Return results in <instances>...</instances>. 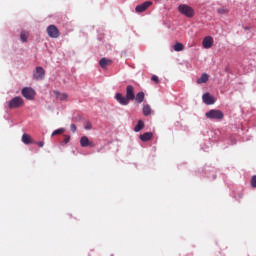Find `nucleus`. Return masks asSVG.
I'll use <instances>...</instances> for the list:
<instances>
[{"label":"nucleus","mask_w":256,"mask_h":256,"mask_svg":"<svg viewBox=\"0 0 256 256\" xmlns=\"http://www.w3.org/2000/svg\"><path fill=\"white\" fill-rule=\"evenodd\" d=\"M115 99L120 105H129L130 101H135V87L128 85L126 87V96L121 93L115 95Z\"/></svg>","instance_id":"nucleus-1"},{"label":"nucleus","mask_w":256,"mask_h":256,"mask_svg":"<svg viewBox=\"0 0 256 256\" xmlns=\"http://www.w3.org/2000/svg\"><path fill=\"white\" fill-rule=\"evenodd\" d=\"M178 11L188 19H193V17H195V10L187 4H180L178 6Z\"/></svg>","instance_id":"nucleus-2"},{"label":"nucleus","mask_w":256,"mask_h":256,"mask_svg":"<svg viewBox=\"0 0 256 256\" xmlns=\"http://www.w3.org/2000/svg\"><path fill=\"white\" fill-rule=\"evenodd\" d=\"M23 105H25V101L21 96H16L8 102L9 109H19L20 107H23Z\"/></svg>","instance_id":"nucleus-3"},{"label":"nucleus","mask_w":256,"mask_h":256,"mask_svg":"<svg viewBox=\"0 0 256 256\" xmlns=\"http://www.w3.org/2000/svg\"><path fill=\"white\" fill-rule=\"evenodd\" d=\"M206 117L207 119H215L216 121H221V119L225 117V114H223V111L221 110L212 109L206 112Z\"/></svg>","instance_id":"nucleus-4"},{"label":"nucleus","mask_w":256,"mask_h":256,"mask_svg":"<svg viewBox=\"0 0 256 256\" xmlns=\"http://www.w3.org/2000/svg\"><path fill=\"white\" fill-rule=\"evenodd\" d=\"M21 93H22V97H24L28 101H33V99H35V95H37V92H35V89L31 87H24Z\"/></svg>","instance_id":"nucleus-5"},{"label":"nucleus","mask_w":256,"mask_h":256,"mask_svg":"<svg viewBox=\"0 0 256 256\" xmlns=\"http://www.w3.org/2000/svg\"><path fill=\"white\" fill-rule=\"evenodd\" d=\"M47 34L52 38V39H57L59 38L60 32L57 26L55 25H50L47 27Z\"/></svg>","instance_id":"nucleus-6"},{"label":"nucleus","mask_w":256,"mask_h":256,"mask_svg":"<svg viewBox=\"0 0 256 256\" xmlns=\"http://www.w3.org/2000/svg\"><path fill=\"white\" fill-rule=\"evenodd\" d=\"M33 77L36 81H42L45 78V69L41 66L36 67Z\"/></svg>","instance_id":"nucleus-7"},{"label":"nucleus","mask_w":256,"mask_h":256,"mask_svg":"<svg viewBox=\"0 0 256 256\" xmlns=\"http://www.w3.org/2000/svg\"><path fill=\"white\" fill-rule=\"evenodd\" d=\"M151 5H153L152 1H146L138 6H136L135 11L136 13H144V11H147Z\"/></svg>","instance_id":"nucleus-8"},{"label":"nucleus","mask_w":256,"mask_h":256,"mask_svg":"<svg viewBox=\"0 0 256 256\" xmlns=\"http://www.w3.org/2000/svg\"><path fill=\"white\" fill-rule=\"evenodd\" d=\"M202 101L205 103V105H214L215 104V98L211 96L208 92L203 94Z\"/></svg>","instance_id":"nucleus-9"},{"label":"nucleus","mask_w":256,"mask_h":256,"mask_svg":"<svg viewBox=\"0 0 256 256\" xmlns=\"http://www.w3.org/2000/svg\"><path fill=\"white\" fill-rule=\"evenodd\" d=\"M202 45L204 49H211L213 47V37L206 36L202 41Z\"/></svg>","instance_id":"nucleus-10"},{"label":"nucleus","mask_w":256,"mask_h":256,"mask_svg":"<svg viewBox=\"0 0 256 256\" xmlns=\"http://www.w3.org/2000/svg\"><path fill=\"white\" fill-rule=\"evenodd\" d=\"M53 93L59 101H67V99H69L68 93H61L59 90H54Z\"/></svg>","instance_id":"nucleus-11"},{"label":"nucleus","mask_w":256,"mask_h":256,"mask_svg":"<svg viewBox=\"0 0 256 256\" xmlns=\"http://www.w3.org/2000/svg\"><path fill=\"white\" fill-rule=\"evenodd\" d=\"M80 145H81V147H95V144L93 142L89 141V138L87 136L81 137Z\"/></svg>","instance_id":"nucleus-12"},{"label":"nucleus","mask_w":256,"mask_h":256,"mask_svg":"<svg viewBox=\"0 0 256 256\" xmlns=\"http://www.w3.org/2000/svg\"><path fill=\"white\" fill-rule=\"evenodd\" d=\"M139 138L145 143L147 141H151L153 139V133L152 132H145L144 134H141Z\"/></svg>","instance_id":"nucleus-13"},{"label":"nucleus","mask_w":256,"mask_h":256,"mask_svg":"<svg viewBox=\"0 0 256 256\" xmlns=\"http://www.w3.org/2000/svg\"><path fill=\"white\" fill-rule=\"evenodd\" d=\"M111 63H113V61L107 58H102L99 61V65L102 67V69H106L107 66L111 65Z\"/></svg>","instance_id":"nucleus-14"},{"label":"nucleus","mask_w":256,"mask_h":256,"mask_svg":"<svg viewBox=\"0 0 256 256\" xmlns=\"http://www.w3.org/2000/svg\"><path fill=\"white\" fill-rule=\"evenodd\" d=\"M22 143H24V145H31V143H33V138H31V135L29 134H23Z\"/></svg>","instance_id":"nucleus-15"},{"label":"nucleus","mask_w":256,"mask_h":256,"mask_svg":"<svg viewBox=\"0 0 256 256\" xmlns=\"http://www.w3.org/2000/svg\"><path fill=\"white\" fill-rule=\"evenodd\" d=\"M209 81V74L203 73L201 77L197 80L198 85H202V83H207Z\"/></svg>","instance_id":"nucleus-16"},{"label":"nucleus","mask_w":256,"mask_h":256,"mask_svg":"<svg viewBox=\"0 0 256 256\" xmlns=\"http://www.w3.org/2000/svg\"><path fill=\"white\" fill-rule=\"evenodd\" d=\"M134 99H135L136 103H143V101H145V93L138 92Z\"/></svg>","instance_id":"nucleus-17"},{"label":"nucleus","mask_w":256,"mask_h":256,"mask_svg":"<svg viewBox=\"0 0 256 256\" xmlns=\"http://www.w3.org/2000/svg\"><path fill=\"white\" fill-rule=\"evenodd\" d=\"M145 127V122H143V120H139L137 125L134 128L135 133H139V131H141V129H143Z\"/></svg>","instance_id":"nucleus-18"},{"label":"nucleus","mask_w":256,"mask_h":256,"mask_svg":"<svg viewBox=\"0 0 256 256\" xmlns=\"http://www.w3.org/2000/svg\"><path fill=\"white\" fill-rule=\"evenodd\" d=\"M29 38V32L23 30L20 34V39L22 43H27V39Z\"/></svg>","instance_id":"nucleus-19"},{"label":"nucleus","mask_w":256,"mask_h":256,"mask_svg":"<svg viewBox=\"0 0 256 256\" xmlns=\"http://www.w3.org/2000/svg\"><path fill=\"white\" fill-rule=\"evenodd\" d=\"M143 115L145 117H149V115H151V106H149L148 104L143 106Z\"/></svg>","instance_id":"nucleus-20"},{"label":"nucleus","mask_w":256,"mask_h":256,"mask_svg":"<svg viewBox=\"0 0 256 256\" xmlns=\"http://www.w3.org/2000/svg\"><path fill=\"white\" fill-rule=\"evenodd\" d=\"M173 49L174 51H183V49H185V46L182 44V43H176L174 46H173Z\"/></svg>","instance_id":"nucleus-21"},{"label":"nucleus","mask_w":256,"mask_h":256,"mask_svg":"<svg viewBox=\"0 0 256 256\" xmlns=\"http://www.w3.org/2000/svg\"><path fill=\"white\" fill-rule=\"evenodd\" d=\"M217 13H219V15H227V13H229V10L226 7H222L217 9Z\"/></svg>","instance_id":"nucleus-22"},{"label":"nucleus","mask_w":256,"mask_h":256,"mask_svg":"<svg viewBox=\"0 0 256 256\" xmlns=\"http://www.w3.org/2000/svg\"><path fill=\"white\" fill-rule=\"evenodd\" d=\"M63 133H65V128H59L52 133V137H55V135H63Z\"/></svg>","instance_id":"nucleus-23"},{"label":"nucleus","mask_w":256,"mask_h":256,"mask_svg":"<svg viewBox=\"0 0 256 256\" xmlns=\"http://www.w3.org/2000/svg\"><path fill=\"white\" fill-rule=\"evenodd\" d=\"M69 141H71V136L69 135H64V140L62 141V143L64 145H67V143H69Z\"/></svg>","instance_id":"nucleus-24"},{"label":"nucleus","mask_w":256,"mask_h":256,"mask_svg":"<svg viewBox=\"0 0 256 256\" xmlns=\"http://www.w3.org/2000/svg\"><path fill=\"white\" fill-rule=\"evenodd\" d=\"M251 187L256 188V175H254L251 179Z\"/></svg>","instance_id":"nucleus-25"},{"label":"nucleus","mask_w":256,"mask_h":256,"mask_svg":"<svg viewBox=\"0 0 256 256\" xmlns=\"http://www.w3.org/2000/svg\"><path fill=\"white\" fill-rule=\"evenodd\" d=\"M151 80L154 81V83H159V77L157 75H153Z\"/></svg>","instance_id":"nucleus-26"},{"label":"nucleus","mask_w":256,"mask_h":256,"mask_svg":"<svg viewBox=\"0 0 256 256\" xmlns=\"http://www.w3.org/2000/svg\"><path fill=\"white\" fill-rule=\"evenodd\" d=\"M70 129L73 133H75V131H77V126H75V124H71Z\"/></svg>","instance_id":"nucleus-27"},{"label":"nucleus","mask_w":256,"mask_h":256,"mask_svg":"<svg viewBox=\"0 0 256 256\" xmlns=\"http://www.w3.org/2000/svg\"><path fill=\"white\" fill-rule=\"evenodd\" d=\"M36 144L38 145V147H44L45 142L40 141V142H36Z\"/></svg>","instance_id":"nucleus-28"},{"label":"nucleus","mask_w":256,"mask_h":256,"mask_svg":"<svg viewBox=\"0 0 256 256\" xmlns=\"http://www.w3.org/2000/svg\"><path fill=\"white\" fill-rule=\"evenodd\" d=\"M85 129H87V130L92 129L91 123L88 122V123L85 125Z\"/></svg>","instance_id":"nucleus-29"}]
</instances>
